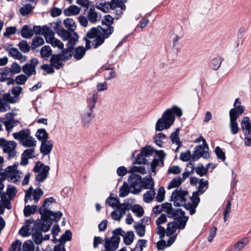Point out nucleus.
<instances>
[{
  "mask_svg": "<svg viewBox=\"0 0 251 251\" xmlns=\"http://www.w3.org/2000/svg\"><path fill=\"white\" fill-rule=\"evenodd\" d=\"M114 19L110 15L105 16L102 24L106 25L105 28L100 26L93 27L89 30L86 37L84 39L86 41V48L90 49L92 46L97 48L102 44L105 39L108 38L114 31V27L111 25Z\"/></svg>",
  "mask_w": 251,
  "mask_h": 251,
  "instance_id": "nucleus-1",
  "label": "nucleus"
},
{
  "mask_svg": "<svg viewBox=\"0 0 251 251\" xmlns=\"http://www.w3.org/2000/svg\"><path fill=\"white\" fill-rule=\"evenodd\" d=\"M182 114L181 109L176 105H174L171 108L166 109L161 118H159L156 123V130L162 131L168 129L174 123L175 116L180 117Z\"/></svg>",
  "mask_w": 251,
  "mask_h": 251,
  "instance_id": "nucleus-2",
  "label": "nucleus"
},
{
  "mask_svg": "<svg viewBox=\"0 0 251 251\" xmlns=\"http://www.w3.org/2000/svg\"><path fill=\"white\" fill-rule=\"evenodd\" d=\"M163 210L168 214L169 217L173 218L175 221H177L176 220L181 218L180 224L178 226L179 227L185 226L188 217L185 216V212L181 209H174L172 204L169 203H163L161 205H156L153 209V211L155 214H159Z\"/></svg>",
  "mask_w": 251,
  "mask_h": 251,
  "instance_id": "nucleus-3",
  "label": "nucleus"
},
{
  "mask_svg": "<svg viewBox=\"0 0 251 251\" xmlns=\"http://www.w3.org/2000/svg\"><path fill=\"white\" fill-rule=\"evenodd\" d=\"M34 31L39 34L43 35L46 42L53 47L63 49L64 44L60 40L54 37V33L51 29L47 26L43 27L35 26L33 27Z\"/></svg>",
  "mask_w": 251,
  "mask_h": 251,
  "instance_id": "nucleus-4",
  "label": "nucleus"
},
{
  "mask_svg": "<svg viewBox=\"0 0 251 251\" xmlns=\"http://www.w3.org/2000/svg\"><path fill=\"white\" fill-rule=\"evenodd\" d=\"M234 108L229 111V127L230 132L233 134H237L239 131L237 119L243 113L244 109L242 106L240 105L238 99H236L234 104Z\"/></svg>",
  "mask_w": 251,
  "mask_h": 251,
  "instance_id": "nucleus-5",
  "label": "nucleus"
},
{
  "mask_svg": "<svg viewBox=\"0 0 251 251\" xmlns=\"http://www.w3.org/2000/svg\"><path fill=\"white\" fill-rule=\"evenodd\" d=\"M22 173L17 170V166L15 164L9 166L5 169H0V180H7L11 183H17L20 181L22 177Z\"/></svg>",
  "mask_w": 251,
  "mask_h": 251,
  "instance_id": "nucleus-6",
  "label": "nucleus"
},
{
  "mask_svg": "<svg viewBox=\"0 0 251 251\" xmlns=\"http://www.w3.org/2000/svg\"><path fill=\"white\" fill-rule=\"evenodd\" d=\"M30 131L28 129H23L19 132L12 134L14 138L19 141L24 147L26 148L35 147L36 140L30 135Z\"/></svg>",
  "mask_w": 251,
  "mask_h": 251,
  "instance_id": "nucleus-7",
  "label": "nucleus"
},
{
  "mask_svg": "<svg viewBox=\"0 0 251 251\" xmlns=\"http://www.w3.org/2000/svg\"><path fill=\"white\" fill-rule=\"evenodd\" d=\"M199 186L198 187V191L193 193L192 196L190 198L191 201H192V204H188L187 205V207L190 208L191 212L190 214L193 215L196 212V208L197 207L199 202L200 198L199 195L202 194L208 188V182L207 180H203V179H201L199 182Z\"/></svg>",
  "mask_w": 251,
  "mask_h": 251,
  "instance_id": "nucleus-8",
  "label": "nucleus"
},
{
  "mask_svg": "<svg viewBox=\"0 0 251 251\" xmlns=\"http://www.w3.org/2000/svg\"><path fill=\"white\" fill-rule=\"evenodd\" d=\"M188 197V192L185 190H182L181 189H176L172 192L171 200L174 202L176 206H184L185 208L189 211L190 213V208L187 207L188 204H192L191 202L186 203L187 198Z\"/></svg>",
  "mask_w": 251,
  "mask_h": 251,
  "instance_id": "nucleus-9",
  "label": "nucleus"
},
{
  "mask_svg": "<svg viewBox=\"0 0 251 251\" xmlns=\"http://www.w3.org/2000/svg\"><path fill=\"white\" fill-rule=\"evenodd\" d=\"M58 35L63 41H68L67 45L68 49L67 50H70L73 49L74 46L78 40V36L76 32L71 33L69 31L63 28L57 31Z\"/></svg>",
  "mask_w": 251,
  "mask_h": 251,
  "instance_id": "nucleus-10",
  "label": "nucleus"
},
{
  "mask_svg": "<svg viewBox=\"0 0 251 251\" xmlns=\"http://www.w3.org/2000/svg\"><path fill=\"white\" fill-rule=\"evenodd\" d=\"M50 170L49 166L38 162L33 168L34 172L37 173L35 176L36 181L39 183L43 182L48 177Z\"/></svg>",
  "mask_w": 251,
  "mask_h": 251,
  "instance_id": "nucleus-11",
  "label": "nucleus"
},
{
  "mask_svg": "<svg viewBox=\"0 0 251 251\" xmlns=\"http://www.w3.org/2000/svg\"><path fill=\"white\" fill-rule=\"evenodd\" d=\"M181 219L180 218V219H177L176 220L177 221L174 220L173 222L168 223L166 229V235L169 237L167 243L168 246H171L176 240V234H174V233L176 232V229H183L185 227H179L178 226L179 224H180Z\"/></svg>",
  "mask_w": 251,
  "mask_h": 251,
  "instance_id": "nucleus-12",
  "label": "nucleus"
},
{
  "mask_svg": "<svg viewBox=\"0 0 251 251\" xmlns=\"http://www.w3.org/2000/svg\"><path fill=\"white\" fill-rule=\"evenodd\" d=\"M25 203H31L33 201L34 203H37L41 197L43 195V190L39 188L33 189L30 186L25 192Z\"/></svg>",
  "mask_w": 251,
  "mask_h": 251,
  "instance_id": "nucleus-13",
  "label": "nucleus"
},
{
  "mask_svg": "<svg viewBox=\"0 0 251 251\" xmlns=\"http://www.w3.org/2000/svg\"><path fill=\"white\" fill-rule=\"evenodd\" d=\"M17 144L14 141H7L4 138H0V147L4 153L8 154L9 158L14 157L16 154Z\"/></svg>",
  "mask_w": 251,
  "mask_h": 251,
  "instance_id": "nucleus-14",
  "label": "nucleus"
},
{
  "mask_svg": "<svg viewBox=\"0 0 251 251\" xmlns=\"http://www.w3.org/2000/svg\"><path fill=\"white\" fill-rule=\"evenodd\" d=\"M130 192L134 194H139L142 189V178L139 175L132 174L128 177Z\"/></svg>",
  "mask_w": 251,
  "mask_h": 251,
  "instance_id": "nucleus-15",
  "label": "nucleus"
},
{
  "mask_svg": "<svg viewBox=\"0 0 251 251\" xmlns=\"http://www.w3.org/2000/svg\"><path fill=\"white\" fill-rule=\"evenodd\" d=\"M72 57L71 51L63 50L62 53L53 55L50 58V64L52 66L59 69L62 65V61H66Z\"/></svg>",
  "mask_w": 251,
  "mask_h": 251,
  "instance_id": "nucleus-16",
  "label": "nucleus"
},
{
  "mask_svg": "<svg viewBox=\"0 0 251 251\" xmlns=\"http://www.w3.org/2000/svg\"><path fill=\"white\" fill-rule=\"evenodd\" d=\"M130 209V205L126 203H123L115 208L111 213L112 218L117 221H120L122 217L126 214V210Z\"/></svg>",
  "mask_w": 251,
  "mask_h": 251,
  "instance_id": "nucleus-17",
  "label": "nucleus"
},
{
  "mask_svg": "<svg viewBox=\"0 0 251 251\" xmlns=\"http://www.w3.org/2000/svg\"><path fill=\"white\" fill-rule=\"evenodd\" d=\"M208 147L207 144L197 146L196 147V151L194 154H192V159L196 160L202 157L204 158H207L210 156L208 152Z\"/></svg>",
  "mask_w": 251,
  "mask_h": 251,
  "instance_id": "nucleus-18",
  "label": "nucleus"
},
{
  "mask_svg": "<svg viewBox=\"0 0 251 251\" xmlns=\"http://www.w3.org/2000/svg\"><path fill=\"white\" fill-rule=\"evenodd\" d=\"M120 238L116 236H112L110 238L105 239L104 251H115L116 250L119 244Z\"/></svg>",
  "mask_w": 251,
  "mask_h": 251,
  "instance_id": "nucleus-19",
  "label": "nucleus"
},
{
  "mask_svg": "<svg viewBox=\"0 0 251 251\" xmlns=\"http://www.w3.org/2000/svg\"><path fill=\"white\" fill-rule=\"evenodd\" d=\"M38 64L37 59L35 58H32L29 63L25 64L23 67V72L29 77L36 74L35 68Z\"/></svg>",
  "mask_w": 251,
  "mask_h": 251,
  "instance_id": "nucleus-20",
  "label": "nucleus"
},
{
  "mask_svg": "<svg viewBox=\"0 0 251 251\" xmlns=\"http://www.w3.org/2000/svg\"><path fill=\"white\" fill-rule=\"evenodd\" d=\"M29 222L28 224L23 226L19 230V234L23 237L30 235L36 225V224L33 221L29 220Z\"/></svg>",
  "mask_w": 251,
  "mask_h": 251,
  "instance_id": "nucleus-21",
  "label": "nucleus"
},
{
  "mask_svg": "<svg viewBox=\"0 0 251 251\" xmlns=\"http://www.w3.org/2000/svg\"><path fill=\"white\" fill-rule=\"evenodd\" d=\"M55 202V200L53 197L46 199L43 202L42 206L39 209L40 213L42 216L51 213V211L49 210L48 207L50 203Z\"/></svg>",
  "mask_w": 251,
  "mask_h": 251,
  "instance_id": "nucleus-22",
  "label": "nucleus"
},
{
  "mask_svg": "<svg viewBox=\"0 0 251 251\" xmlns=\"http://www.w3.org/2000/svg\"><path fill=\"white\" fill-rule=\"evenodd\" d=\"M39 226L36 225L31 233L33 241L37 245H40L43 241V237L41 231L39 229Z\"/></svg>",
  "mask_w": 251,
  "mask_h": 251,
  "instance_id": "nucleus-23",
  "label": "nucleus"
},
{
  "mask_svg": "<svg viewBox=\"0 0 251 251\" xmlns=\"http://www.w3.org/2000/svg\"><path fill=\"white\" fill-rule=\"evenodd\" d=\"M81 9L75 5H72L63 10V13L66 16H73L79 14Z\"/></svg>",
  "mask_w": 251,
  "mask_h": 251,
  "instance_id": "nucleus-24",
  "label": "nucleus"
},
{
  "mask_svg": "<svg viewBox=\"0 0 251 251\" xmlns=\"http://www.w3.org/2000/svg\"><path fill=\"white\" fill-rule=\"evenodd\" d=\"M53 148V143L51 141H46L41 143L40 151L43 155L49 154Z\"/></svg>",
  "mask_w": 251,
  "mask_h": 251,
  "instance_id": "nucleus-25",
  "label": "nucleus"
},
{
  "mask_svg": "<svg viewBox=\"0 0 251 251\" xmlns=\"http://www.w3.org/2000/svg\"><path fill=\"white\" fill-rule=\"evenodd\" d=\"M6 50L8 51L9 56H12L15 59H18L21 62H25L26 60V57L18 51V50L15 48H12L9 49H7Z\"/></svg>",
  "mask_w": 251,
  "mask_h": 251,
  "instance_id": "nucleus-26",
  "label": "nucleus"
},
{
  "mask_svg": "<svg viewBox=\"0 0 251 251\" xmlns=\"http://www.w3.org/2000/svg\"><path fill=\"white\" fill-rule=\"evenodd\" d=\"M93 111L87 109L83 111L82 114V121L84 126H87L90 123L93 118Z\"/></svg>",
  "mask_w": 251,
  "mask_h": 251,
  "instance_id": "nucleus-27",
  "label": "nucleus"
},
{
  "mask_svg": "<svg viewBox=\"0 0 251 251\" xmlns=\"http://www.w3.org/2000/svg\"><path fill=\"white\" fill-rule=\"evenodd\" d=\"M43 220L41 225L37 224L39 227V229L41 231L47 232L50 228V226L52 224L51 220L48 217H44L42 215Z\"/></svg>",
  "mask_w": 251,
  "mask_h": 251,
  "instance_id": "nucleus-28",
  "label": "nucleus"
},
{
  "mask_svg": "<svg viewBox=\"0 0 251 251\" xmlns=\"http://www.w3.org/2000/svg\"><path fill=\"white\" fill-rule=\"evenodd\" d=\"M241 129L244 134L250 133L251 131V124L249 117H244L241 122Z\"/></svg>",
  "mask_w": 251,
  "mask_h": 251,
  "instance_id": "nucleus-29",
  "label": "nucleus"
},
{
  "mask_svg": "<svg viewBox=\"0 0 251 251\" xmlns=\"http://www.w3.org/2000/svg\"><path fill=\"white\" fill-rule=\"evenodd\" d=\"M95 7L103 12L107 13L111 9L110 2L103 0H100L96 3Z\"/></svg>",
  "mask_w": 251,
  "mask_h": 251,
  "instance_id": "nucleus-30",
  "label": "nucleus"
},
{
  "mask_svg": "<svg viewBox=\"0 0 251 251\" xmlns=\"http://www.w3.org/2000/svg\"><path fill=\"white\" fill-rule=\"evenodd\" d=\"M87 18L90 22L95 24L99 20L100 16L94 8H91L88 12Z\"/></svg>",
  "mask_w": 251,
  "mask_h": 251,
  "instance_id": "nucleus-31",
  "label": "nucleus"
},
{
  "mask_svg": "<svg viewBox=\"0 0 251 251\" xmlns=\"http://www.w3.org/2000/svg\"><path fill=\"white\" fill-rule=\"evenodd\" d=\"M154 181L151 176H147L144 178L143 180L142 179V189H153Z\"/></svg>",
  "mask_w": 251,
  "mask_h": 251,
  "instance_id": "nucleus-32",
  "label": "nucleus"
},
{
  "mask_svg": "<svg viewBox=\"0 0 251 251\" xmlns=\"http://www.w3.org/2000/svg\"><path fill=\"white\" fill-rule=\"evenodd\" d=\"M19 123V121L18 120L14 119H11L3 122V124L5 126L6 130L8 132H11L13 128L17 126Z\"/></svg>",
  "mask_w": 251,
  "mask_h": 251,
  "instance_id": "nucleus-33",
  "label": "nucleus"
},
{
  "mask_svg": "<svg viewBox=\"0 0 251 251\" xmlns=\"http://www.w3.org/2000/svg\"><path fill=\"white\" fill-rule=\"evenodd\" d=\"M98 98V95L97 93H93L91 96L88 98L87 104L89 110H91L93 111L97 103Z\"/></svg>",
  "mask_w": 251,
  "mask_h": 251,
  "instance_id": "nucleus-34",
  "label": "nucleus"
},
{
  "mask_svg": "<svg viewBox=\"0 0 251 251\" xmlns=\"http://www.w3.org/2000/svg\"><path fill=\"white\" fill-rule=\"evenodd\" d=\"M36 136L39 141H41V143L48 141L49 138V134L44 128L38 129L36 133Z\"/></svg>",
  "mask_w": 251,
  "mask_h": 251,
  "instance_id": "nucleus-35",
  "label": "nucleus"
},
{
  "mask_svg": "<svg viewBox=\"0 0 251 251\" xmlns=\"http://www.w3.org/2000/svg\"><path fill=\"white\" fill-rule=\"evenodd\" d=\"M10 72L9 68L7 67L0 69V81L3 82L8 80L12 76Z\"/></svg>",
  "mask_w": 251,
  "mask_h": 251,
  "instance_id": "nucleus-36",
  "label": "nucleus"
},
{
  "mask_svg": "<svg viewBox=\"0 0 251 251\" xmlns=\"http://www.w3.org/2000/svg\"><path fill=\"white\" fill-rule=\"evenodd\" d=\"M111 9H115L121 7L122 9H126V6L124 4V0H111L110 2Z\"/></svg>",
  "mask_w": 251,
  "mask_h": 251,
  "instance_id": "nucleus-37",
  "label": "nucleus"
},
{
  "mask_svg": "<svg viewBox=\"0 0 251 251\" xmlns=\"http://www.w3.org/2000/svg\"><path fill=\"white\" fill-rule=\"evenodd\" d=\"M21 33L22 37L25 38H29L33 35V31L27 25H25L23 27Z\"/></svg>",
  "mask_w": 251,
  "mask_h": 251,
  "instance_id": "nucleus-38",
  "label": "nucleus"
},
{
  "mask_svg": "<svg viewBox=\"0 0 251 251\" xmlns=\"http://www.w3.org/2000/svg\"><path fill=\"white\" fill-rule=\"evenodd\" d=\"M155 193L154 189L147 191L144 195V200L146 202L149 203L152 201L155 197Z\"/></svg>",
  "mask_w": 251,
  "mask_h": 251,
  "instance_id": "nucleus-39",
  "label": "nucleus"
},
{
  "mask_svg": "<svg viewBox=\"0 0 251 251\" xmlns=\"http://www.w3.org/2000/svg\"><path fill=\"white\" fill-rule=\"evenodd\" d=\"M64 24L65 27L68 30L71 31H74L75 30L76 25L75 21L71 18H67L64 21Z\"/></svg>",
  "mask_w": 251,
  "mask_h": 251,
  "instance_id": "nucleus-40",
  "label": "nucleus"
},
{
  "mask_svg": "<svg viewBox=\"0 0 251 251\" xmlns=\"http://www.w3.org/2000/svg\"><path fill=\"white\" fill-rule=\"evenodd\" d=\"M130 192V187L126 182H124L123 186L120 188L119 196L121 197H125Z\"/></svg>",
  "mask_w": 251,
  "mask_h": 251,
  "instance_id": "nucleus-41",
  "label": "nucleus"
},
{
  "mask_svg": "<svg viewBox=\"0 0 251 251\" xmlns=\"http://www.w3.org/2000/svg\"><path fill=\"white\" fill-rule=\"evenodd\" d=\"M33 9V7L30 4H26L21 7L19 9V12L23 16L27 15Z\"/></svg>",
  "mask_w": 251,
  "mask_h": 251,
  "instance_id": "nucleus-42",
  "label": "nucleus"
},
{
  "mask_svg": "<svg viewBox=\"0 0 251 251\" xmlns=\"http://www.w3.org/2000/svg\"><path fill=\"white\" fill-rule=\"evenodd\" d=\"M37 209L36 205L32 204V205H27L25 206L24 209V215L25 217H28L31 214H34Z\"/></svg>",
  "mask_w": 251,
  "mask_h": 251,
  "instance_id": "nucleus-43",
  "label": "nucleus"
},
{
  "mask_svg": "<svg viewBox=\"0 0 251 251\" xmlns=\"http://www.w3.org/2000/svg\"><path fill=\"white\" fill-rule=\"evenodd\" d=\"M248 240L247 238H244L241 240L237 242L233 248L236 251H240L248 244Z\"/></svg>",
  "mask_w": 251,
  "mask_h": 251,
  "instance_id": "nucleus-44",
  "label": "nucleus"
},
{
  "mask_svg": "<svg viewBox=\"0 0 251 251\" xmlns=\"http://www.w3.org/2000/svg\"><path fill=\"white\" fill-rule=\"evenodd\" d=\"M10 200H7L4 198L3 195L1 196V200H0V210L2 209L7 208L8 209H11V204L10 202Z\"/></svg>",
  "mask_w": 251,
  "mask_h": 251,
  "instance_id": "nucleus-45",
  "label": "nucleus"
},
{
  "mask_svg": "<svg viewBox=\"0 0 251 251\" xmlns=\"http://www.w3.org/2000/svg\"><path fill=\"white\" fill-rule=\"evenodd\" d=\"M34 245L31 240L25 241L23 245L22 251H34ZM36 251H40L39 248Z\"/></svg>",
  "mask_w": 251,
  "mask_h": 251,
  "instance_id": "nucleus-46",
  "label": "nucleus"
},
{
  "mask_svg": "<svg viewBox=\"0 0 251 251\" xmlns=\"http://www.w3.org/2000/svg\"><path fill=\"white\" fill-rule=\"evenodd\" d=\"M106 203L113 208H116L119 206V205L122 203H120L119 200L117 198L109 197L106 201Z\"/></svg>",
  "mask_w": 251,
  "mask_h": 251,
  "instance_id": "nucleus-47",
  "label": "nucleus"
},
{
  "mask_svg": "<svg viewBox=\"0 0 251 251\" xmlns=\"http://www.w3.org/2000/svg\"><path fill=\"white\" fill-rule=\"evenodd\" d=\"M182 182V180L181 177H176L173 179L170 183L168 184L167 188L168 189L177 187L179 186Z\"/></svg>",
  "mask_w": 251,
  "mask_h": 251,
  "instance_id": "nucleus-48",
  "label": "nucleus"
},
{
  "mask_svg": "<svg viewBox=\"0 0 251 251\" xmlns=\"http://www.w3.org/2000/svg\"><path fill=\"white\" fill-rule=\"evenodd\" d=\"M134 234L133 231H130L127 232L124 237V241L126 245H130L133 241Z\"/></svg>",
  "mask_w": 251,
  "mask_h": 251,
  "instance_id": "nucleus-49",
  "label": "nucleus"
},
{
  "mask_svg": "<svg viewBox=\"0 0 251 251\" xmlns=\"http://www.w3.org/2000/svg\"><path fill=\"white\" fill-rule=\"evenodd\" d=\"M44 43V40L43 38L39 36H35L32 39V49H34L37 48Z\"/></svg>",
  "mask_w": 251,
  "mask_h": 251,
  "instance_id": "nucleus-50",
  "label": "nucleus"
},
{
  "mask_svg": "<svg viewBox=\"0 0 251 251\" xmlns=\"http://www.w3.org/2000/svg\"><path fill=\"white\" fill-rule=\"evenodd\" d=\"M136 172L143 175L147 173L146 170L142 166H134L131 167L128 171V173H131V174Z\"/></svg>",
  "mask_w": 251,
  "mask_h": 251,
  "instance_id": "nucleus-51",
  "label": "nucleus"
},
{
  "mask_svg": "<svg viewBox=\"0 0 251 251\" xmlns=\"http://www.w3.org/2000/svg\"><path fill=\"white\" fill-rule=\"evenodd\" d=\"M18 46L20 50L24 53H27L30 50V47L25 40L20 41Z\"/></svg>",
  "mask_w": 251,
  "mask_h": 251,
  "instance_id": "nucleus-52",
  "label": "nucleus"
},
{
  "mask_svg": "<svg viewBox=\"0 0 251 251\" xmlns=\"http://www.w3.org/2000/svg\"><path fill=\"white\" fill-rule=\"evenodd\" d=\"M179 129L176 128V131L173 132L171 135V141L173 144H182L179 137Z\"/></svg>",
  "mask_w": 251,
  "mask_h": 251,
  "instance_id": "nucleus-53",
  "label": "nucleus"
},
{
  "mask_svg": "<svg viewBox=\"0 0 251 251\" xmlns=\"http://www.w3.org/2000/svg\"><path fill=\"white\" fill-rule=\"evenodd\" d=\"M85 49L83 47H79L75 49V52L74 57L75 59L78 60L82 58L85 53Z\"/></svg>",
  "mask_w": 251,
  "mask_h": 251,
  "instance_id": "nucleus-54",
  "label": "nucleus"
},
{
  "mask_svg": "<svg viewBox=\"0 0 251 251\" xmlns=\"http://www.w3.org/2000/svg\"><path fill=\"white\" fill-rule=\"evenodd\" d=\"M52 50L49 46H45L43 47L40 50L41 56L42 57H48L51 53Z\"/></svg>",
  "mask_w": 251,
  "mask_h": 251,
  "instance_id": "nucleus-55",
  "label": "nucleus"
},
{
  "mask_svg": "<svg viewBox=\"0 0 251 251\" xmlns=\"http://www.w3.org/2000/svg\"><path fill=\"white\" fill-rule=\"evenodd\" d=\"M211 165V164L210 163L208 164L207 165V168H205L203 165L198 166L195 169L196 172L198 175L201 176L207 173V169L210 167Z\"/></svg>",
  "mask_w": 251,
  "mask_h": 251,
  "instance_id": "nucleus-56",
  "label": "nucleus"
},
{
  "mask_svg": "<svg viewBox=\"0 0 251 251\" xmlns=\"http://www.w3.org/2000/svg\"><path fill=\"white\" fill-rule=\"evenodd\" d=\"M23 157L27 158H32L35 156L34 147L30 148L29 149L25 150L23 154Z\"/></svg>",
  "mask_w": 251,
  "mask_h": 251,
  "instance_id": "nucleus-57",
  "label": "nucleus"
},
{
  "mask_svg": "<svg viewBox=\"0 0 251 251\" xmlns=\"http://www.w3.org/2000/svg\"><path fill=\"white\" fill-rule=\"evenodd\" d=\"M9 109V104L2 97L0 99V112L7 111Z\"/></svg>",
  "mask_w": 251,
  "mask_h": 251,
  "instance_id": "nucleus-58",
  "label": "nucleus"
},
{
  "mask_svg": "<svg viewBox=\"0 0 251 251\" xmlns=\"http://www.w3.org/2000/svg\"><path fill=\"white\" fill-rule=\"evenodd\" d=\"M62 216V213L60 211H58L57 212H53L51 211V213L50 214L43 215L44 217H48V218H50L51 220H53L55 221H58Z\"/></svg>",
  "mask_w": 251,
  "mask_h": 251,
  "instance_id": "nucleus-59",
  "label": "nucleus"
},
{
  "mask_svg": "<svg viewBox=\"0 0 251 251\" xmlns=\"http://www.w3.org/2000/svg\"><path fill=\"white\" fill-rule=\"evenodd\" d=\"M9 70L11 72V75H13L21 72V67L17 63L14 62L12 64L11 68H9Z\"/></svg>",
  "mask_w": 251,
  "mask_h": 251,
  "instance_id": "nucleus-60",
  "label": "nucleus"
},
{
  "mask_svg": "<svg viewBox=\"0 0 251 251\" xmlns=\"http://www.w3.org/2000/svg\"><path fill=\"white\" fill-rule=\"evenodd\" d=\"M132 211L138 217H141L144 214V210L142 207L139 205H135L131 208Z\"/></svg>",
  "mask_w": 251,
  "mask_h": 251,
  "instance_id": "nucleus-61",
  "label": "nucleus"
},
{
  "mask_svg": "<svg viewBox=\"0 0 251 251\" xmlns=\"http://www.w3.org/2000/svg\"><path fill=\"white\" fill-rule=\"evenodd\" d=\"M17 193L16 189L15 186L9 185L7 187L6 193L9 200L13 199Z\"/></svg>",
  "mask_w": 251,
  "mask_h": 251,
  "instance_id": "nucleus-62",
  "label": "nucleus"
},
{
  "mask_svg": "<svg viewBox=\"0 0 251 251\" xmlns=\"http://www.w3.org/2000/svg\"><path fill=\"white\" fill-rule=\"evenodd\" d=\"M72 232L70 230H67L61 236L60 238V243H65L67 241H69L72 239Z\"/></svg>",
  "mask_w": 251,
  "mask_h": 251,
  "instance_id": "nucleus-63",
  "label": "nucleus"
},
{
  "mask_svg": "<svg viewBox=\"0 0 251 251\" xmlns=\"http://www.w3.org/2000/svg\"><path fill=\"white\" fill-rule=\"evenodd\" d=\"M22 245V242L17 240L12 244L9 249V251H20Z\"/></svg>",
  "mask_w": 251,
  "mask_h": 251,
  "instance_id": "nucleus-64",
  "label": "nucleus"
}]
</instances>
